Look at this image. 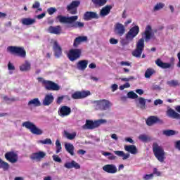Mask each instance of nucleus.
I'll use <instances>...</instances> for the list:
<instances>
[{
	"label": "nucleus",
	"mask_w": 180,
	"mask_h": 180,
	"mask_svg": "<svg viewBox=\"0 0 180 180\" xmlns=\"http://www.w3.org/2000/svg\"><path fill=\"white\" fill-rule=\"evenodd\" d=\"M164 103V101L161 99H157L154 101L155 106H158V105H162Z\"/></svg>",
	"instance_id": "864d4df0"
},
{
	"label": "nucleus",
	"mask_w": 180,
	"mask_h": 180,
	"mask_svg": "<svg viewBox=\"0 0 180 180\" xmlns=\"http://www.w3.org/2000/svg\"><path fill=\"white\" fill-rule=\"evenodd\" d=\"M84 41H88V37L86 36L77 37L74 40L73 47L77 49L81 43H84Z\"/></svg>",
	"instance_id": "5701e85b"
},
{
	"label": "nucleus",
	"mask_w": 180,
	"mask_h": 180,
	"mask_svg": "<svg viewBox=\"0 0 180 180\" xmlns=\"http://www.w3.org/2000/svg\"><path fill=\"white\" fill-rule=\"evenodd\" d=\"M49 15H53L55 12H57V9L54 7H50L47 9Z\"/></svg>",
	"instance_id": "09e8293b"
},
{
	"label": "nucleus",
	"mask_w": 180,
	"mask_h": 180,
	"mask_svg": "<svg viewBox=\"0 0 180 180\" xmlns=\"http://www.w3.org/2000/svg\"><path fill=\"white\" fill-rule=\"evenodd\" d=\"M64 134L66 139H68V140H74V139L77 137V132H73L72 134H70V132L67 131H64Z\"/></svg>",
	"instance_id": "58836bf2"
},
{
	"label": "nucleus",
	"mask_w": 180,
	"mask_h": 180,
	"mask_svg": "<svg viewBox=\"0 0 180 180\" xmlns=\"http://www.w3.org/2000/svg\"><path fill=\"white\" fill-rule=\"evenodd\" d=\"M141 109H146V98L140 97L138 98Z\"/></svg>",
	"instance_id": "79ce46f5"
},
{
	"label": "nucleus",
	"mask_w": 180,
	"mask_h": 180,
	"mask_svg": "<svg viewBox=\"0 0 180 180\" xmlns=\"http://www.w3.org/2000/svg\"><path fill=\"white\" fill-rule=\"evenodd\" d=\"M147 126H153V124H156V123H162V120L156 116H150L146 120Z\"/></svg>",
	"instance_id": "a211bd4d"
},
{
	"label": "nucleus",
	"mask_w": 180,
	"mask_h": 180,
	"mask_svg": "<svg viewBox=\"0 0 180 180\" xmlns=\"http://www.w3.org/2000/svg\"><path fill=\"white\" fill-rule=\"evenodd\" d=\"M155 64L158 67L162 68L163 70H166L167 68H171L172 65L168 63H164L161 59L158 58L155 60Z\"/></svg>",
	"instance_id": "a878e982"
},
{
	"label": "nucleus",
	"mask_w": 180,
	"mask_h": 180,
	"mask_svg": "<svg viewBox=\"0 0 180 180\" xmlns=\"http://www.w3.org/2000/svg\"><path fill=\"white\" fill-rule=\"evenodd\" d=\"M53 102H54V96L52 94H49L45 95L42 104L44 106H50Z\"/></svg>",
	"instance_id": "6ab92c4d"
},
{
	"label": "nucleus",
	"mask_w": 180,
	"mask_h": 180,
	"mask_svg": "<svg viewBox=\"0 0 180 180\" xmlns=\"http://www.w3.org/2000/svg\"><path fill=\"white\" fill-rule=\"evenodd\" d=\"M116 158V156H115L112 153H110V155H108V160H113Z\"/></svg>",
	"instance_id": "338daca9"
},
{
	"label": "nucleus",
	"mask_w": 180,
	"mask_h": 180,
	"mask_svg": "<svg viewBox=\"0 0 180 180\" xmlns=\"http://www.w3.org/2000/svg\"><path fill=\"white\" fill-rule=\"evenodd\" d=\"M91 95V91H75L72 94V99H84V98H86Z\"/></svg>",
	"instance_id": "9b49d317"
},
{
	"label": "nucleus",
	"mask_w": 180,
	"mask_h": 180,
	"mask_svg": "<svg viewBox=\"0 0 180 180\" xmlns=\"http://www.w3.org/2000/svg\"><path fill=\"white\" fill-rule=\"evenodd\" d=\"M82 56V50L80 49H72L69 51L67 55L68 60L72 63H74V61H77V60L81 58Z\"/></svg>",
	"instance_id": "0eeeda50"
},
{
	"label": "nucleus",
	"mask_w": 180,
	"mask_h": 180,
	"mask_svg": "<svg viewBox=\"0 0 180 180\" xmlns=\"http://www.w3.org/2000/svg\"><path fill=\"white\" fill-rule=\"evenodd\" d=\"M110 44H117V43H119V41L115 38H110Z\"/></svg>",
	"instance_id": "4d7b16f0"
},
{
	"label": "nucleus",
	"mask_w": 180,
	"mask_h": 180,
	"mask_svg": "<svg viewBox=\"0 0 180 180\" xmlns=\"http://www.w3.org/2000/svg\"><path fill=\"white\" fill-rule=\"evenodd\" d=\"M89 68H91V70L96 68V64H95L94 63H90L89 65Z\"/></svg>",
	"instance_id": "e2e57ef3"
},
{
	"label": "nucleus",
	"mask_w": 180,
	"mask_h": 180,
	"mask_svg": "<svg viewBox=\"0 0 180 180\" xmlns=\"http://www.w3.org/2000/svg\"><path fill=\"white\" fill-rule=\"evenodd\" d=\"M32 105L35 106V108H37L38 106H41V103L38 98H35L28 102V106H32Z\"/></svg>",
	"instance_id": "473e14b6"
},
{
	"label": "nucleus",
	"mask_w": 180,
	"mask_h": 180,
	"mask_svg": "<svg viewBox=\"0 0 180 180\" xmlns=\"http://www.w3.org/2000/svg\"><path fill=\"white\" fill-rule=\"evenodd\" d=\"M58 113L60 117L70 116L71 115V108L67 105H63L59 108Z\"/></svg>",
	"instance_id": "dca6fc26"
},
{
	"label": "nucleus",
	"mask_w": 180,
	"mask_h": 180,
	"mask_svg": "<svg viewBox=\"0 0 180 180\" xmlns=\"http://www.w3.org/2000/svg\"><path fill=\"white\" fill-rule=\"evenodd\" d=\"M53 50L56 58H60V57L63 56V49L61 48L60 44H58V41H53Z\"/></svg>",
	"instance_id": "ddd939ff"
},
{
	"label": "nucleus",
	"mask_w": 180,
	"mask_h": 180,
	"mask_svg": "<svg viewBox=\"0 0 180 180\" xmlns=\"http://www.w3.org/2000/svg\"><path fill=\"white\" fill-rule=\"evenodd\" d=\"M167 84L169 85V86H178V85H179V82H178V80H172L168 81Z\"/></svg>",
	"instance_id": "49530a36"
},
{
	"label": "nucleus",
	"mask_w": 180,
	"mask_h": 180,
	"mask_svg": "<svg viewBox=\"0 0 180 180\" xmlns=\"http://www.w3.org/2000/svg\"><path fill=\"white\" fill-rule=\"evenodd\" d=\"M153 176H154V174H145V175L143 176V179H144V180L153 179Z\"/></svg>",
	"instance_id": "603ef678"
},
{
	"label": "nucleus",
	"mask_w": 180,
	"mask_h": 180,
	"mask_svg": "<svg viewBox=\"0 0 180 180\" xmlns=\"http://www.w3.org/2000/svg\"><path fill=\"white\" fill-rule=\"evenodd\" d=\"M39 143H41V144H53V142L51 141V139H46L44 140H40L39 141Z\"/></svg>",
	"instance_id": "de8ad7c7"
},
{
	"label": "nucleus",
	"mask_w": 180,
	"mask_h": 180,
	"mask_svg": "<svg viewBox=\"0 0 180 180\" xmlns=\"http://www.w3.org/2000/svg\"><path fill=\"white\" fill-rule=\"evenodd\" d=\"M153 30V28L150 27V25H147L145 30V40L147 41V40H150L151 39V31Z\"/></svg>",
	"instance_id": "c756f323"
},
{
	"label": "nucleus",
	"mask_w": 180,
	"mask_h": 180,
	"mask_svg": "<svg viewBox=\"0 0 180 180\" xmlns=\"http://www.w3.org/2000/svg\"><path fill=\"white\" fill-rule=\"evenodd\" d=\"M46 154L44 151H38L36 153H34L30 155V160H32V161H37V162H40L43 158L46 157Z\"/></svg>",
	"instance_id": "f8f14e48"
},
{
	"label": "nucleus",
	"mask_w": 180,
	"mask_h": 180,
	"mask_svg": "<svg viewBox=\"0 0 180 180\" xmlns=\"http://www.w3.org/2000/svg\"><path fill=\"white\" fill-rule=\"evenodd\" d=\"M9 163L2 160V159L0 158V169L1 168L4 171H8L9 169Z\"/></svg>",
	"instance_id": "4c0bfd02"
},
{
	"label": "nucleus",
	"mask_w": 180,
	"mask_h": 180,
	"mask_svg": "<svg viewBox=\"0 0 180 180\" xmlns=\"http://www.w3.org/2000/svg\"><path fill=\"white\" fill-rule=\"evenodd\" d=\"M56 19L60 22V23H66L68 27H73V29H81L84 27V23L81 22L78 20V15H74L70 17H67L64 15H59L56 17Z\"/></svg>",
	"instance_id": "f257e3e1"
},
{
	"label": "nucleus",
	"mask_w": 180,
	"mask_h": 180,
	"mask_svg": "<svg viewBox=\"0 0 180 180\" xmlns=\"http://www.w3.org/2000/svg\"><path fill=\"white\" fill-rule=\"evenodd\" d=\"M117 88H119V86L117 84H114L111 86V89L112 92H115V91H117Z\"/></svg>",
	"instance_id": "13d9d810"
},
{
	"label": "nucleus",
	"mask_w": 180,
	"mask_h": 180,
	"mask_svg": "<svg viewBox=\"0 0 180 180\" xmlns=\"http://www.w3.org/2000/svg\"><path fill=\"white\" fill-rule=\"evenodd\" d=\"M7 50L11 54L20 57L21 58H26V50L23 46H10Z\"/></svg>",
	"instance_id": "20e7f679"
},
{
	"label": "nucleus",
	"mask_w": 180,
	"mask_h": 180,
	"mask_svg": "<svg viewBox=\"0 0 180 180\" xmlns=\"http://www.w3.org/2000/svg\"><path fill=\"white\" fill-rule=\"evenodd\" d=\"M120 65H126L127 67H130V63L122 61L120 62Z\"/></svg>",
	"instance_id": "0e129e2a"
},
{
	"label": "nucleus",
	"mask_w": 180,
	"mask_h": 180,
	"mask_svg": "<svg viewBox=\"0 0 180 180\" xmlns=\"http://www.w3.org/2000/svg\"><path fill=\"white\" fill-rule=\"evenodd\" d=\"M46 16V13H42L37 16V19H43Z\"/></svg>",
	"instance_id": "69168bd1"
},
{
	"label": "nucleus",
	"mask_w": 180,
	"mask_h": 180,
	"mask_svg": "<svg viewBox=\"0 0 180 180\" xmlns=\"http://www.w3.org/2000/svg\"><path fill=\"white\" fill-rule=\"evenodd\" d=\"M88 67V60H79L77 63V68L80 71H85Z\"/></svg>",
	"instance_id": "393cba45"
},
{
	"label": "nucleus",
	"mask_w": 180,
	"mask_h": 180,
	"mask_svg": "<svg viewBox=\"0 0 180 180\" xmlns=\"http://www.w3.org/2000/svg\"><path fill=\"white\" fill-rule=\"evenodd\" d=\"M32 9H37L36 12H41L43 9L40 8V2L35 1L34 4H32Z\"/></svg>",
	"instance_id": "37998d69"
},
{
	"label": "nucleus",
	"mask_w": 180,
	"mask_h": 180,
	"mask_svg": "<svg viewBox=\"0 0 180 180\" xmlns=\"http://www.w3.org/2000/svg\"><path fill=\"white\" fill-rule=\"evenodd\" d=\"M79 5H81V2L79 1H73L70 5L67 6V11H68V12L72 11L70 12L72 15H77V8H78Z\"/></svg>",
	"instance_id": "4468645a"
},
{
	"label": "nucleus",
	"mask_w": 180,
	"mask_h": 180,
	"mask_svg": "<svg viewBox=\"0 0 180 180\" xmlns=\"http://www.w3.org/2000/svg\"><path fill=\"white\" fill-rule=\"evenodd\" d=\"M127 96L130 99H137V98H139V96L136 93H134V91H129L127 94Z\"/></svg>",
	"instance_id": "c03bdc74"
},
{
	"label": "nucleus",
	"mask_w": 180,
	"mask_h": 180,
	"mask_svg": "<svg viewBox=\"0 0 180 180\" xmlns=\"http://www.w3.org/2000/svg\"><path fill=\"white\" fill-rule=\"evenodd\" d=\"M177 58L179 60V62L177 63V67H179V68H180V51L177 53Z\"/></svg>",
	"instance_id": "774afa93"
},
{
	"label": "nucleus",
	"mask_w": 180,
	"mask_h": 180,
	"mask_svg": "<svg viewBox=\"0 0 180 180\" xmlns=\"http://www.w3.org/2000/svg\"><path fill=\"white\" fill-rule=\"evenodd\" d=\"M21 22L25 26H30L36 23V19L30 18H22Z\"/></svg>",
	"instance_id": "c85d7f7f"
},
{
	"label": "nucleus",
	"mask_w": 180,
	"mask_h": 180,
	"mask_svg": "<svg viewBox=\"0 0 180 180\" xmlns=\"http://www.w3.org/2000/svg\"><path fill=\"white\" fill-rule=\"evenodd\" d=\"M103 123H106V120H98L94 122L91 120H86L85 124L82 126V129L84 130H94V129L99 127Z\"/></svg>",
	"instance_id": "39448f33"
},
{
	"label": "nucleus",
	"mask_w": 180,
	"mask_h": 180,
	"mask_svg": "<svg viewBox=\"0 0 180 180\" xmlns=\"http://www.w3.org/2000/svg\"><path fill=\"white\" fill-rule=\"evenodd\" d=\"M8 68L9 71H14L15 66L13 65V64H12V63L9 62L8 64Z\"/></svg>",
	"instance_id": "6e6d98bb"
},
{
	"label": "nucleus",
	"mask_w": 180,
	"mask_h": 180,
	"mask_svg": "<svg viewBox=\"0 0 180 180\" xmlns=\"http://www.w3.org/2000/svg\"><path fill=\"white\" fill-rule=\"evenodd\" d=\"M143 51H144V39L141 38L136 44V49L132 52V56L140 58L141 54H143Z\"/></svg>",
	"instance_id": "9d476101"
},
{
	"label": "nucleus",
	"mask_w": 180,
	"mask_h": 180,
	"mask_svg": "<svg viewBox=\"0 0 180 180\" xmlns=\"http://www.w3.org/2000/svg\"><path fill=\"white\" fill-rule=\"evenodd\" d=\"M164 6H165V4H164L163 3H158L155 6L153 11H160V9H162V8H164Z\"/></svg>",
	"instance_id": "a18cd8bd"
},
{
	"label": "nucleus",
	"mask_w": 180,
	"mask_h": 180,
	"mask_svg": "<svg viewBox=\"0 0 180 180\" xmlns=\"http://www.w3.org/2000/svg\"><path fill=\"white\" fill-rule=\"evenodd\" d=\"M4 157L6 160H7V161H9V162H11V164H15V162H18V154L15 153V152L13 151L6 153Z\"/></svg>",
	"instance_id": "2eb2a0df"
},
{
	"label": "nucleus",
	"mask_w": 180,
	"mask_h": 180,
	"mask_svg": "<svg viewBox=\"0 0 180 180\" xmlns=\"http://www.w3.org/2000/svg\"><path fill=\"white\" fill-rule=\"evenodd\" d=\"M99 16L98 13L94 11H87L84 14V20H92V19H98Z\"/></svg>",
	"instance_id": "4be33fe9"
},
{
	"label": "nucleus",
	"mask_w": 180,
	"mask_h": 180,
	"mask_svg": "<svg viewBox=\"0 0 180 180\" xmlns=\"http://www.w3.org/2000/svg\"><path fill=\"white\" fill-rule=\"evenodd\" d=\"M124 150L134 155H136V154L138 153L137 147H136L134 145H126L124 146Z\"/></svg>",
	"instance_id": "bb28decb"
},
{
	"label": "nucleus",
	"mask_w": 180,
	"mask_h": 180,
	"mask_svg": "<svg viewBox=\"0 0 180 180\" xmlns=\"http://www.w3.org/2000/svg\"><path fill=\"white\" fill-rule=\"evenodd\" d=\"M111 9L112 6L107 5L101 9L100 14L101 15V16H106L107 15H109V13H110Z\"/></svg>",
	"instance_id": "7c9ffc66"
},
{
	"label": "nucleus",
	"mask_w": 180,
	"mask_h": 180,
	"mask_svg": "<svg viewBox=\"0 0 180 180\" xmlns=\"http://www.w3.org/2000/svg\"><path fill=\"white\" fill-rule=\"evenodd\" d=\"M63 99H64L63 96L58 97L56 103H58V105H60L61 103V102H63Z\"/></svg>",
	"instance_id": "bf43d9fd"
},
{
	"label": "nucleus",
	"mask_w": 180,
	"mask_h": 180,
	"mask_svg": "<svg viewBox=\"0 0 180 180\" xmlns=\"http://www.w3.org/2000/svg\"><path fill=\"white\" fill-rule=\"evenodd\" d=\"M153 175H157V176H161V172H158L157 168L153 169Z\"/></svg>",
	"instance_id": "5fc2aeb1"
},
{
	"label": "nucleus",
	"mask_w": 180,
	"mask_h": 180,
	"mask_svg": "<svg viewBox=\"0 0 180 180\" xmlns=\"http://www.w3.org/2000/svg\"><path fill=\"white\" fill-rule=\"evenodd\" d=\"M154 74H155V70H154V69L148 68L145 72V78H150Z\"/></svg>",
	"instance_id": "ea45409f"
},
{
	"label": "nucleus",
	"mask_w": 180,
	"mask_h": 180,
	"mask_svg": "<svg viewBox=\"0 0 180 180\" xmlns=\"http://www.w3.org/2000/svg\"><path fill=\"white\" fill-rule=\"evenodd\" d=\"M153 151L158 161L160 162H164L165 161V151L162 146H160L158 143H154L153 144Z\"/></svg>",
	"instance_id": "f03ea898"
},
{
	"label": "nucleus",
	"mask_w": 180,
	"mask_h": 180,
	"mask_svg": "<svg viewBox=\"0 0 180 180\" xmlns=\"http://www.w3.org/2000/svg\"><path fill=\"white\" fill-rule=\"evenodd\" d=\"M3 100L5 101V102H7V103H12V102H16V101H19V99L15 97L9 98L8 96H3Z\"/></svg>",
	"instance_id": "a19ab883"
},
{
	"label": "nucleus",
	"mask_w": 180,
	"mask_h": 180,
	"mask_svg": "<svg viewBox=\"0 0 180 180\" xmlns=\"http://www.w3.org/2000/svg\"><path fill=\"white\" fill-rule=\"evenodd\" d=\"M140 33V27L135 25L132 27L128 32L125 34V39L127 41H133L134 37H137V34Z\"/></svg>",
	"instance_id": "1a4fd4ad"
},
{
	"label": "nucleus",
	"mask_w": 180,
	"mask_h": 180,
	"mask_svg": "<svg viewBox=\"0 0 180 180\" xmlns=\"http://www.w3.org/2000/svg\"><path fill=\"white\" fill-rule=\"evenodd\" d=\"M114 153L115 155H117L118 157H122V160H127V158H130V154H125L124 152L122 150H115L114 151Z\"/></svg>",
	"instance_id": "2f4dec72"
},
{
	"label": "nucleus",
	"mask_w": 180,
	"mask_h": 180,
	"mask_svg": "<svg viewBox=\"0 0 180 180\" xmlns=\"http://www.w3.org/2000/svg\"><path fill=\"white\" fill-rule=\"evenodd\" d=\"M65 168L68 169H71V168H75V169H80L81 165H79L75 160H72L71 162H68L64 165Z\"/></svg>",
	"instance_id": "b1692460"
},
{
	"label": "nucleus",
	"mask_w": 180,
	"mask_h": 180,
	"mask_svg": "<svg viewBox=\"0 0 180 180\" xmlns=\"http://www.w3.org/2000/svg\"><path fill=\"white\" fill-rule=\"evenodd\" d=\"M114 32L117 36H123L126 32V27L120 22H117L115 25Z\"/></svg>",
	"instance_id": "f3484780"
},
{
	"label": "nucleus",
	"mask_w": 180,
	"mask_h": 180,
	"mask_svg": "<svg viewBox=\"0 0 180 180\" xmlns=\"http://www.w3.org/2000/svg\"><path fill=\"white\" fill-rule=\"evenodd\" d=\"M94 103L96 105V108L99 110H108L112 106V103L106 99L94 101Z\"/></svg>",
	"instance_id": "6e6552de"
},
{
	"label": "nucleus",
	"mask_w": 180,
	"mask_h": 180,
	"mask_svg": "<svg viewBox=\"0 0 180 180\" xmlns=\"http://www.w3.org/2000/svg\"><path fill=\"white\" fill-rule=\"evenodd\" d=\"M30 68H31L30 63H29L27 60H26L24 64L20 66V71H30Z\"/></svg>",
	"instance_id": "e433bc0d"
},
{
	"label": "nucleus",
	"mask_w": 180,
	"mask_h": 180,
	"mask_svg": "<svg viewBox=\"0 0 180 180\" xmlns=\"http://www.w3.org/2000/svg\"><path fill=\"white\" fill-rule=\"evenodd\" d=\"M139 140H141V141L146 142L148 141V137L146 136L145 134H142L139 136Z\"/></svg>",
	"instance_id": "3c124183"
},
{
	"label": "nucleus",
	"mask_w": 180,
	"mask_h": 180,
	"mask_svg": "<svg viewBox=\"0 0 180 180\" xmlns=\"http://www.w3.org/2000/svg\"><path fill=\"white\" fill-rule=\"evenodd\" d=\"M163 134L167 136V137H171V136H175V134H179V131L172 130V129H167L163 131Z\"/></svg>",
	"instance_id": "c9c22d12"
},
{
	"label": "nucleus",
	"mask_w": 180,
	"mask_h": 180,
	"mask_svg": "<svg viewBox=\"0 0 180 180\" xmlns=\"http://www.w3.org/2000/svg\"><path fill=\"white\" fill-rule=\"evenodd\" d=\"M37 81L41 83L46 91H60V86L53 81L44 79L43 77H38Z\"/></svg>",
	"instance_id": "7ed1b4c3"
},
{
	"label": "nucleus",
	"mask_w": 180,
	"mask_h": 180,
	"mask_svg": "<svg viewBox=\"0 0 180 180\" xmlns=\"http://www.w3.org/2000/svg\"><path fill=\"white\" fill-rule=\"evenodd\" d=\"M103 171L108 172V174H116L117 172V168L115 165H105L103 167Z\"/></svg>",
	"instance_id": "aec40b11"
},
{
	"label": "nucleus",
	"mask_w": 180,
	"mask_h": 180,
	"mask_svg": "<svg viewBox=\"0 0 180 180\" xmlns=\"http://www.w3.org/2000/svg\"><path fill=\"white\" fill-rule=\"evenodd\" d=\"M77 154H79L80 155H84L86 154V151H85L84 150L80 149V150H77Z\"/></svg>",
	"instance_id": "680f3d73"
},
{
	"label": "nucleus",
	"mask_w": 180,
	"mask_h": 180,
	"mask_svg": "<svg viewBox=\"0 0 180 180\" xmlns=\"http://www.w3.org/2000/svg\"><path fill=\"white\" fill-rule=\"evenodd\" d=\"M22 126L30 130L32 134H36L37 136H41L43 134V130L37 127L33 122L27 121L22 123Z\"/></svg>",
	"instance_id": "423d86ee"
},
{
	"label": "nucleus",
	"mask_w": 180,
	"mask_h": 180,
	"mask_svg": "<svg viewBox=\"0 0 180 180\" xmlns=\"http://www.w3.org/2000/svg\"><path fill=\"white\" fill-rule=\"evenodd\" d=\"M52 158L55 162H63V160L60 158V157L57 155H53Z\"/></svg>",
	"instance_id": "8fccbe9b"
},
{
	"label": "nucleus",
	"mask_w": 180,
	"mask_h": 180,
	"mask_svg": "<svg viewBox=\"0 0 180 180\" xmlns=\"http://www.w3.org/2000/svg\"><path fill=\"white\" fill-rule=\"evenodd\" d=\"M91 2L95 5V6L101 8V6L106 5L108 0H91Z\"/></svg>",
	"instance_id": "72a5a7b5"
},
{
	"label": "nucleus",
	"mask_w": 180,
	"mask_h": 180,
	"mask_svg": "<svg viewBox=\"0 0 180 180\" xmlns=\"http://www.w3.org/2000/svg\"><path fill=\"white\" fill-rule=\"evenodd\" d=\"M65 148L66 151L70 154V155H74V145L72 143H65Z\"/></svg>",
	"instance_id": "f704fd0d"
},
{
	"label": "nucleus",
	"mask_w": 180,
	"mask_h": 180,
	"mask_svg": "<svg viewBox=\"0 0 180 180\" xmlns=\"http://www.w3.org/2000/svg\"><path fill=\"white\" fill-rule=\"evenodd\" d=\"M167 115L172 119H180V114L175 112L172 108H169L167 111Z\"/></svg>",
	"instance_id": "cd10ccee"
},
{
	"label": "nucleus",
	"mask_w": 180,
	"mask_h": 180,
	"mask_svg": "<svg viewBox=\"0 0 180 180\" xmlns=\"http://www.w3.org/2000/svg\"><path fill=\"white\" fill-rule=\"evenodd\" d=\"M47 32L49 33H51V34H61V32H62V28L60 25H57V26H49Z\"/></svg>",
	"instance_id": "412c9836"
},
{
	"label": "nucleus",
	"mask_w": 180,
	"mask_h": 180,
	"mask_svg": "<svg viewBox=\"0 0 180 180\" xmlns=\"http://www.w3.org/2000/svg\"><path fill=\"white\" fill-rule=\"evenodd\" d=\"M121 81H124L125 82H129V81H130V79H134V77H130L129 78H126V77H123V78H120Z\"/></svg>",
	"instance_id": "052dcab7"
}]
</instances>
